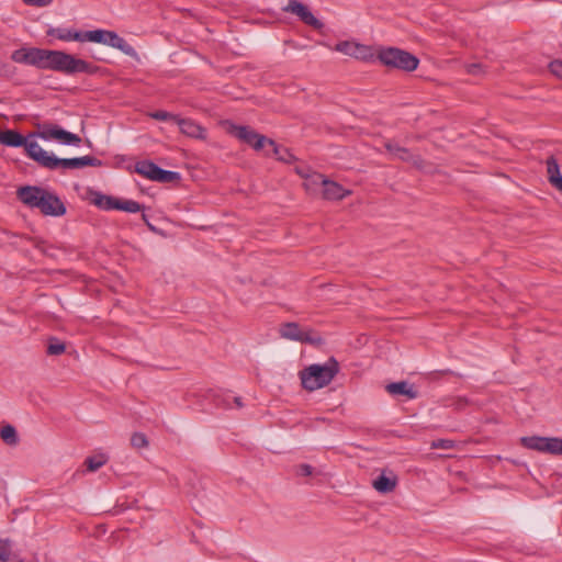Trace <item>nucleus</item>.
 <instances>
[{
  "label": "nucleus",
  "instance_id": "obj_1",
  "mask_svg": "<svg viewBox=\"0 0 562 562\" xmlns=\"http://www.w3.org/2000/svg\"><path fill=\"white\" fill-rule=\"evenodd\" d=\"M11 59L18 64L34 66L71 76L75 74H94L97 67L83 59L63 50H50L37 47H22L11 54Z\"/></svg>",
  "mask_w": 562,
  "mask_h": 562
},
{
  "label": "nucleus",
  "instance_id": "obj_2",
  "mask_svg": "<svg viewBox=\"0 0 562 562\" xmlns=\"http://www.w3.org/2000/svg\"><path fill=\"white\" fill-rule=\"evenodd\" d=\"M16 195L23 204L38 209L44 215L61 216L66 213L61 200L41 187H21L18 189Z\"/></svg>",
  "mask_w": 562,
  "mask_h": 562
},
{
  "label": "nucleus",
  "instance_id": "obj_3",
  "mask_svg": "<svg viewBox=\"0 0 562 562\" xmlns=\"http://www.w3.org/2000/svg\"><path fill=\"white\" fill-rule=\"evenodd\" d=\"M339 372V363L335 358H329L323 364H311L300 371L302 386L312 392L328 385Z\"/></svg>",
  "mask_w": 562,
  "mask_h": 562
},
{
  "label": "nucleus",
  "instance_id": "obj_4",
  "mask_svg": "<svg viewBox=\"0 0 562 562\" xmlns=\"http://www.w3.org/2000/svg\"><path fill=\"white\" fill-rule=\"evenodd\" d=\"M35 161L43 168L48 170H67L80 169L83 167L92 166L99 167L102 165L101 160L92 156L75 157V158H58L54 154L43 150L37 153Z\"/></svg>",
  "mask_w": 562,
  "mask_h": 562
},
{
  "label": "nucleus",
  "instance_id": "obj_5",
  "mask_svg": "<svg viewBox=\"0 0 562 562\" xmlns=\"http://www.w3.org/2000/svg\"><path fill=\"white\" fill-rule=\"evenodd\" d=\"M378 59L386 67L396 68L404 71H413L418 67V58L400 48H382L378 53Z\"/></svg>",
  "mask_w": 562,
  "mask_h": 562
},
{
  "label": "nucleus",
  "instance_id": "obj_6",
  "mask_svg": "<svg viewBox=\"0 0 562 562\" xmlns=\"http://www.w3.org/2000/svg\"><path fill=\"white\" fill-rule=\"evenodd\" d=\"M31 134L23 136L14 130H0V144L9 147H24L27 157L35 161L37 153H43L41 145L34 140H31Z\"/></svg>",
  "mask_w": 562,
  "mask_h": 562
},
{
  "label": "nucleus",
  "instance_id": "obj_7",
  "mask_svg": "<svg viewBox=\"0 0 562 562\" xmlns=\"http://www.w3.org/2000/svg\"><path fill=\"white\" fill-rule=\"evenodd\" d=\"M31 136L40 137L44 140H57L63 145L79 146L81 138L74 133H70L57 124L44 123L38 125V131L32 133Z\"/></svg>",
  "mask_w": 562,
  "mask_h": 562
},
{
  "label": "nucleus",
  "instance_id": "obj_8",
  "mask_svg": "<svg viewBox=\"0 0 562 562\" xmlns=\"http://www.w3.org/2000/svg\"><path fill=\"white\" fill-rule=\"evenodd\" d=\"M520 443L522 447L530 450L562 456V438L539 436L521 437Z\"/></svg>",
  "mask_w": 562,
  "mask_h": 562
},
{
  "label": "nucleus",
  "instance_id": "obj_9",
  "mask_svg": "<svg viewBox=\"0 0 562 562\" xmlns=\"http://www.w3.org/2000/svg\"><path fill=\"white\" fill-rule=\"evenodd\" d=\"M280 336L288 340L305 342L318 346L323 342L322 337L312 329L303 330L297 323L290 322L281 325Z\"/></svg>",
  "mask_w": 562,
  "mask_h": 562
},
{
  "label": "nucleus",
  "instance_id": "obj_10",
  "mask_svg": "<svg viewBox=\"0 0 562 562\" xmlns=\"http://www.w3.org/2000/svg\"><path fill=\"white\" fill-rule=\"evenodd\" d=\"M285 12H290L299 16V19L308 26H312L315 30H322L324 27V23L321 22L314 14L310 11V9L297 0H290L286 7L283 8Z\"/></svg>",
  "mask_w": 562,
  "mask_h": 562
},
{
  "label": "nucleus",
  "instance_id": "obj_11",
  "mask_svg": "<svg viewBox=\"0 0 562 562\" xmlns=\"http://www.w3.org/2000/svg\"><path fill=\"white\" fill-rule=\"evenodd\" d=\"M316 180L321 181L323 188V198L326 200H341L348 194H350L349 190L344 189L339 183L326 179L324 176H316Z\"/></svg>",
  "mask_w": 562,
  "mask_h": 562
},
{
  "label": "nucleus",
  "instance_id": "obj_12",
  "mask_svg": "<svg viewBox=\"0 0 562 562\" xmlns=\"http://www.w3.org/2000/svg\"><path fill=\"white\" fill-rule=\"evenodd\" d=\"M177 125L180 132L188 137L196 139H205L206 137L205 128L191 119H181L179 116V119H177Z\"/></svg>",
  "mask_w": 562,
  "mask_h": 562
},
{
  "label": "nucleus",
  "instance_id": "obj_13",
  "mask_svg": "<svg viewBox=\"0 0 562 562\" xmlns=\"http://www.w3.org/2000/svg\"><path fill=\"white\" fill-rule=\"evenodd\" d=\"M385 149L394 157L403 161L412 162L415 166L420 165L422 159L419 156L413 155L407 148L401 147L393 142L384 143Z\"/></svg>",
  "mask_w": 562,
  "mask_h": 562
},
{
  "label": "nucleus",
  "instance_id": "obj_14",
  "mask_svg": "<svg viewBox=\"0 0 562 562\" xmlns=\"http://www.w3.org/2000/svg\"><path fill=\"white\" fill-rule=\"evenodd\" d=\"M104 45L120 49L127 56H135L136 52L123 37L113 31H106Z\"/></svg>",
  "mask_w": 562,
  "mask_h": 562
},
{
  "label": "nucleus",
  "instance_id": "obj_15",
  "mask_svg": "<svg viewBox=\"0 0 562 562\" xmlns=\"http://www.w3.org/2000/svg\"><path fill=\"white\" fill-rule=\"evenodd\" d=\"M389 394L397 396L404 395L409 400L417 397V391L406 381L393 382L385 386Z\"/></svg>",
  "mask_w": 562,
  "mask_h": 562
},
{
  "label": "nucleus",
  "instance_id": "obj_16",
  "mask_svg": "<svg viewBox=\"0 0 562 562\" xmlns=\"http://www.w3.org/2000/svg\"><path fill=\"white\" fill-rule=\"evenodd\" d=\"M228 132L235 137H237L239 140L248 144L249 146L252 144V142L259 134L249 126H240L233 123L229 124Z\"/></svg>",
  "mask_w": 562,
  "mask_h": 562
},
{
  "label": "nucleus",
  "instance_id": "obj_17",
  "mask_svg": "<svg viewBox=\"0 0 562 562\" xmlns=\"http://www.w3.org/2000/svg\"><path fill=\"white\" fill-rule=\"evenodd\" d=\"M546 165H547L548 180L551 183V186L558 190L559 187H561L560 181L562 180L559 164L553 156H550L547 159Z\"/></svg>",
  "mask_w": 562,
  "mask_h": 562
},
{
  "label": "nucleus",
  "instance_id": "obj_18",
  "mask_svg": "<svg viewBox=\"0 0 562 562\" xmlns=\"http://www.w3.org/2000/svg\"><path fill=\"white\" fill-rule=\"evenodd\" d=\"M92 203L101 210H117L119 199L100 192L92 194Z\"/></svg>",
  "mask_w": 562,
  "mask_h": 562
},
{
  "label": "nucleus",
  "instance_id": "obj_19",
  "mask_svg": "<svg viewBox=\"0 0 562 562\" xmlns=\"http://www.w3.org/2000/svg\"><path fill=\"white\" fill-rule=\"evenodd\" d=\"M160 167L149 160H142L135 165V171L145 178L155 181Z\"/></svg>",
  "mask_w": 562,
  "mask_h": 562
},
{
  "label": "nucleus",
  "instance_id": "obj_20",
  "mask_svg": "<svg viewBox=\"0 0 562 562\" xmlns=\"http://www.w3.org/2000/svg\"><path fill=\"white\" fill-rule=\"evenodd\" d=\"M396 486L395 477H387L385 475H380L373 481V487L383 494L392 492Z\"/></svg>",
  "mask_w": 562,
  "mask_h": 562
},
{
  "label": "nucleus",
  "instance_id": "obj_21",
  "mask_svg": "<svg viewBox=\"0 0 562 562\" xmlns=\"http://www.w3.org/2000/svg\"><path fill=\"white\" fill-rule=\"evenodd\" d=\"M269 146L272 148L273 155L278 160L291 164L294 160L293 154L286 148L278 145L274 140H269Z\"/></svg>",
  "mask_w": 562,
  "mask_h": 562
},
{
  "label": "nucleus",
  "instance_id": "obj_22",
  "mask_svg": "<svg viewBox=\"0 0 562 562\" xmlns=\"http://www.w3.org/2000/svg\"><path fill=\"white\" fill-rule=\"evenodd\" d=\"M1 439L9 446H14L19 441L18 432L12 425H5L0 430Z\"/></svg>",
  "mask_w": 562,
  "mask_h": 562
},
{
  "label": "nucleus",
  "instance_id": "obj_23",
  "mask_svg": "<svg viewBox=\"0 0 562 562\" xmlns=\"http://www.w3.org/2000/svg\"><path fill=\"white\" fill-rule=\"evenodd\" d=\"M108 461V458L104 456V454H98V456H92V457H88L86 459V465H87V469L91 472H94L97 470H99L101 467H103Z\"/></svg>",
  "mask_w": 562,
  "mask_h": 562
},
{
  "label": "nucleus",
  "instance_id": "obj_24",
  "mask_svg": "<svg viewBox=\"0 0 562 562\" xmlns=\"http://www.w3.org/2000/svg\"><path fill=\"white\" fill-rule=\"evenodd\" d=\"M117 210L128 213L144 211V205L133 200H119Z\"/></svg>",
  "mask_w": 562,
  "mask_h": 562
},
{
  "label": "nucleus",
  "instance_id": "obj_25",
  "mask_svg": "<svg viewBox=\"0 0 562 562\" xmlns=\"http://www.w3.org/2000/svg\"><path fill=\"white\" fill-rule=\"evenodd\" d=\"M66 346L58 338L52 337L48 340L47 345V355L49 356H59L65 352Z\"/></svg>",
  "mask_w": 562,
  "mask_h": 562
},
{
  "label": "nucleus",
  "instance_id": "obj_26",
  "mask_svg": "<svg viewBox=\"0 0 562 562\" xmlns=\"http://www.w3.org/2000/svg\"><path fill=\"white\" fill-rule=\"evenodd\" d=\"M72 31L71 29H65V27H56V29H49L47 31V35L54 36L60 41H72Z\"/></svg>",
  "mask_w": 562,
  "mask_h": 562
},
{
  "label": "nucleus",
  "instance_id": "obj_27",
  "mask_svg": "<svg viewBox=\"0 0 562 562\" xmlns=\"http://www.w3.org/2000/svg\"><path fill=\"white\" fill-rule=\"evenodd\" d=\"M180 180V173L176 171L161 169L158 172V176L155 181L161 183H170Z\"/></svg>",
  "mask_w": 562,
  "mask_h": 562
},
{
  "label": "nucleus",
  "instance_id": "obj_28",
  "mask_svg": "<svg viewBox=\"0 0 562 562\" xmlns=\"http://www.w3.org/2000/svg\"><path fill=\"white\" fill-rule=\"evenodd\" d=\"M355 49H358L357 43L349 42V41L339 42L335 46V50L342 53L347 56H351V57H352V54H355Z\"/></svg>",
  "mask_w": 562,
  "mask_h": 562
},
{
  "label": "nucleus",
  "instance_id": "obj_29",
  "mask_svg": "<svg viewBox=\"0 0 562 562\" xmlns=\"http://www.w3.org/2000/svg\"><path fill=\"white\" fill-rule=\"evenodd\" d=\"M105 34L106 30L86 31V38H88V42L104 44Z\"/></svg>",
  "mask_w": 562,
  "mask_h": 562
},
{
  "label": "nucleus",
  "instance_id": "obj_30",
  "mask_svg": "<svg viewBox=\"0 0 562 562\" xmlns=\"http://www.w3.org/2000/svg\"><path fill=\"white\" fill-rule=\"evenodd\" d=\"M294 473L297 476H313L318 474V472L310 464L302 463L294 467Z\"/></svg>",
  "mask_w": 562,
  "mask_h": 562
},
{
  "label": "nucleus",
  "instance_id": "obj_31",
  "mask_svg": "<svg viewBox=\"0 0 562 562\" xmlns=\"http://www.w3.org/2000/svg\"><path fill=\"white\" fill-rule=\"evenodd\" d=\"M131 445L136 449L146 448L148 446L147 437L143 432H134L131 437Z\"/></svg>",
  "mask_w": 562,
  "mask_h": 562
},
{
  "label": "nucleus",
  "instance_id": "obj_32",
  "mask_svg": "<svg viewBox=\"0 0 562 562\" xmlns=\"http://www.w3.org/2000/svg\"><path fill=\"white\" fill-rule=\"evenodd\" d=\"M149 116L157 121L172 120L176 124H177V119H179L178 115H175L172 113H169V112L162 111V110L151 112V113H149Z\"/></svg>",
  "mask_w": 562,
  "mask_h": 562
},
{
  "label": "nucleus",
  "instance_id": "obj_33",
  "mask_svg": "<svg viewBox=\"0 0 562 562\" xmlns=\"http://www.w3.org/2000/svg\"><path fill=\"white\" fill-rule=\"evenodd\" d=\"M357 48L358 49H355V54H352V57L357 59L367 60L372 56L369 46L357 43Z\"/></svg>",
  "mask_w": 562,
  "mask_h": 562
},
{
  "label": "nucleus",
  "instance_id": "obj_34",
  "mask_svg": "<svg viewBox=\"0 0 562 562\" xmlns=\"http://www.w3.org/2000/svg\"><path fill=\"white\" fill-rule=\"evenodd\" d=\"M15 74V67L8 61L0 60V76L10 78Z\"/></svg>",
  "mask_w": 562,
  "mask_h": 562
},
{
  "label": "nucleus",
  "instance_id": "obj_35",
  "mask_svg": "<svg viewBox=\"0 0 562 562\" xmlns=\"http://www.w3.org/2000/svg\"><path fill=\"white\" fill-rule=\"evenodd\" d=\"M453 446L454 442L449 439H438L431 442V448L434 449H451Z\"/></svg>",
  "mask_w": 562,
  "mask_h": 562
},
{
  "label": "nucleus",
  "instance_id": "obj_36",
  "mask_svg": "<svg viewBox=\"0 0 562 562\" xmlns=\"http://www.w3.org/2000/svg\"><path fill=\"white\" fill-rule=\"evenodd\" d=\"M269 140H271L270 138H267L266 136L261 135V134H258L256 139L252 142V144L250 145L255 150H260L263 148V146L266 144L269 145Z\"/></svg>",
  "mask_w": 562,
  "mask_h": 562
},
{
  "label": "nucleus",
  "instance_id": "obj_37",
  "mask_svg": "<svg viewBox=\"0 0 562 562\" xmlns=\"http://www.w3.org/2000/svg\"><path fill=\"white\" fill-rule=\"evenodd\" d=\"M551 74L562 79V60H553L549 64Z\"/></svg>",
  "mask_w": 562,
  "mask_h": 562
},
{
  "label": "nucleus",
  "instance_id": "obj_38",
  "mask_svg": "<svg viewBox=\"0 0 562 562\" xmlns=\"http://www.w3.org/2000/svg\"><path fill=\"white\" fill-rule=\"evenodd\" d=\"M316 176H322L321 173L314 172L307 177L305 186L307 190H314L316 187H322L321 181L316 180Z\"/></svg>",
  "mask_w": 562,
  "mask_h": 562
},
{
  "label": "nucleus",
  "instance_id": "obj_39",
  "mask_svg": "<svg viewBox=\"0 0 562 562\" xmlns=\"http://www.w3.org/2000/svg\"><path fill=\"white\" fill-rule=\"evenodd\" d=\"M11 550L7 542L0 541V561L7 562L10 559Z\"/></svg>",
  "mask_w": 562,
  "mask_h": 562
},
{
  "label": "nucleus",
  "instance_id": "obj_40",
  "mask_svg": "<svg viewBox=\"0 0 562 562\" xmlns=\"http://www.w3.org/2000/svg\"><path fill=\"white\" fill-rule=\"evenodd\" d=\"M53 0H23L24 3L36 7H44L52 3Z\"/></svg>",
  "mask_w": 562,
  "mask_h": 562
},
{
  "label": "nucleus",
  "instance_id": "obj_41",
  "mask_svg": "<svg viewBox=\"0 0 562 562\" xmlns=\"http://www.w3.org/2000/svg\"><path fill=\"white\" fill-rule=\"evenodd\" d=\"M71 37H72V41L88 42V38H86V32L74 30Z\"/></svg>",
  "mask_w": 562,
  "mask_h": 562
},
{
  "label": "nucleus",
  "instance_id": "obj_42",
  "mask_svg": "<svg viewBox=\"0 0 562 562\" xmlns=\"http://www.w3.org/2000/svg\"><path fill=\"white\" fill-rule=\"evenodd\" d=\"M467 71L471 75H477L481 71V64H469L467 66Z\"/></svg>",
  "mask_w": 562,
  "mask_h": 562
},
{
  "label": "nucleus",
  "instance_id": "obj_43",
  "mask_svg": "<svg viewBox=\"0 0 562 562\" xmlns=\"http://www.w3.org/2000/svg\"><path fill=\"white\" fill-rule=\"evenodd\" d=\"M142 220L144 221V223L147 225V227L150 231H155V227L150 224V222L145 213H142Z\"/></svg>",
  "mask_w": 562,
  "mask_h": 562
},
{
  "label": "nucleus",
  "instance_id": "obj_44",
  "mask_svg": "<svg viewBox=\"0 0 562 562\" xmlns=\"http://www.w3.org/2000/svg\"><path fill=\"white\" fill-rule=\"evenodd\" d=\"M234 403L236 404L237 407H243V402H241V397L239 396H235L234 397Z\"/></svg>",
  "mask_w": 562,
  "mask_h": 562
},
{
  "label": "nucleus",
  "instance_id": "obj_45",
  "mask_svg": "<svg viewBox=\"0 0 562 562\" xmlns=\"http://www.w3.org/2000/svg\"><path fill=\"white\" fill-rule=\"evenodd\" d=\"M467 400H458V404H457V407L458 408H462L464 405H467Z\"/></svg>",
  "mask_w": 562,
  "mask_h": 562
},
{
  "label": "nucleus",
  "instance_id": "obj_46",
  "mask_svg": "<svg viewBox=\"0 0 562 562\" xmlns=\"http://www.w3.org/2000/svg\"><path fill=\"white\" fill-rule=\"evenodd\" d=\"M560 182H561V187H559L558 190L562 193V180Z\"/></svg>",
  "mask_w": 562,
  "mask_h": 562
}]
</instances>
